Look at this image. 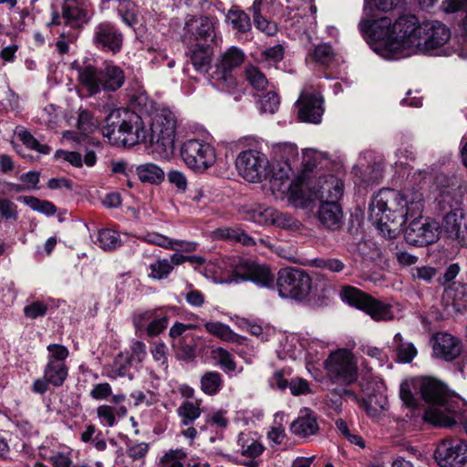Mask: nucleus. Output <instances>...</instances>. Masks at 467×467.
<instances>
[{"mask_svg":"<svg viewBox=\"0 0 467 467\" xmlns=\"http://www.w3.org/2000/svg\"><path fill=\"white\" fill-rule=\"evenodd\" d=\"M424 209L422 192L409 190L400 192L393 189H381L369 204V220L388 238H393L406 221L411 222L404 231L408 244L425 246L438 238V225L421 216Z\"/></svg>","mask_w":467,"mask_h":467,"instance_id":"f257e3e1","label":"nucleus"},{"mask_svg":"<svg viewBox=\"0 0 467 467\" xmlns=\"http://www.w3.org/2000/svg\"><path fill=\"white\" fill-rule=\"evenodd\" d=\"M359 26L361 30L368 26L371 36L380 42L383 56L392 59L416 53L424 32L423 26L413 15L401 16L393 24L387 16L373 21L369 26L367 21H362Z\"/></svg>","mask_w":467,"mask_h":467,"instance_id":"f03ea898","label":"nucleus"},{"mask_svg":"<svg viewBox=\"0 0 467 467\" xmlns=\"http://www.w3.org/2000/svg\"><path fill=\"white\" fill-rule=\"evenodd\" d=\"M422 400L431 404L423 416L438 427H451L460 423L467 434V403L459 396L449 393L447 387L438 379L424 378L420 383Z\"/></svg>","mask_w":467,"mask_h":467,"instance_id":"7ed1b4c3","label":"nucleus"},{"mask_svg":"<svg viewBox=\"0 0 467 467\" xmlns=\"http://www.w3.org/2000/svg\"><path fill=\"white\" fill-rule=\"evenodd\" d=\"M101 132L111 144L118 146L132 147L150 143L149 130L141 117L126 108L110 110Z\"/></svg>","mask_w":467,"mask_h":467,"instance_id":"20e7f679","label":"nucleus"},{"mask_svg":"<svg viewBox=\"0 0 467 467\" xmlns=\"http://www.w3.org/2000/svg\"><path fill=\"white\" fill-rule=\"evenodd\" d=\"M438 204L445 213L441 223V230L447 236L464 245L467 239V218L456 194L449 190H442L438 198Z\"/></svg>","mask_w":467,"mask_h":467,"instance_id":"39448f33","label":"nucleus"},{"mask_svg":"<svg viewBox=\"0 0 467 467\" xmlns=\"http://www.w3.org/2000/svg\"><path fill=\"white\" fill-rule=\"evenodd\" d=\"M177 119L170 109L160 110L153 118L149 130L150 144L155 146L162 157H169L173 153Z\"/></svg>","mask_w":467,"mask_h":467,"instance_id":"423d86ee","label":"nucleus"},{"mask_svg":"<svg viewBox=\"0 0 467 467\" xmlns=\"http://www.w3.org/2000/svg\"><path fill=\"white\" fill-rule=\"evenodd\" d=\"M276 287L283 298L303 299L311 290L312 280L300 268L285 267L278 271Z\"/></svg>","mask_w":467,"mask_h":467,"instance_id":"0eeeda50","label":"nucleus"},{"mask_svg":"<svg viewBox=\"0 0 467 467\" xmlns=\"http://www.w3.org/2000/svg\"><path fill=\"white\" fill-rule=\"evenodd\" d=\"M340 296L348 304L365 311L376 321H387L394 317L390 305L375 299L354 286H344Z\"/></svg>","mask_w":467,"mask_h":467,"instance_id":"6e6552de","label":"nucleus"},{"mask_svg":"<svg viewBox=\"0 0 467 467\" xmlns=\"http://www.w3.org/2000/svg\"><path fill=\"white\" fill-rule=\"evenodd\" d=\"M181 156L185 165L197 173H204L216 161L215 149L202 140L191 139L183 142Z\"/></svg>","mask_w":467,"mask_h":467,"instance_id":"1a4fd4ad","label":"nucleus"},{"mask_svg":"<svg viewBox=\"0 0 467 467\" xmlns=\"http://www.w3.org/2000/svg\"><path fill=\"white\" fill-rule=\"evenodd\" d=\"M329 379L343 385H350L358 379L357 364L352 353L341 348L332 352L325 361Z\"/></svg>","mask_w":467,"mask_h":467,"instance_id":"9d476101","label":"nucleus"},{"mask_svg":"<svg viewBox=\"0 0 467 467\" xmlns=\"http://www.w3.org/2000/svg\"><path fill=\"white\" fill-rule=\"evenodd\" d=\"M236 168L240 175L250 182H261L269 173L268 160L265 155L253 150L239 153L236 159Z\"/></svg>","mask_w":467,"mask_h":467,"instance_id":"9b49d317","label":"nucleus"},{"mask_svg":"<svg viewBox=\"0 0 467 467\" xmlns=\"http://www.w3.org/2000/svg\"><path fill=\"white\" fill-rule=\"evenodd\" d=\"M244 281H252L259 285L268 287L273 285L275 276L267 266L248 259H242L234 266L229 282Z\"/></svg>","mask_w":467,"mask_h":467,"instance_id":"f8f14e48","label":"nucleus"},{"mask_svg":"<svg viewBox=\"0 0 467 467\" xmlns=\"http://www.w3.org/2000/svg\"><path fill=\"white\" fill-rule=\"evenodd\" d=\"M441 467H467V442L463 440H442L434 451Z\"/></svg>","mask_w":467,"mask_h":467,"instance_id":"ddd939ff","label":"nucleus"},{"mask_svg":"<svg viewBox=\"0 0 467 467\" xmlns=\"http://www.w3.org/2000/svg\"><path fill=\"white\" fill-rule=\"evenodd\" d=\"M215 37L214 22L209 16H192L185 22L182 40L186 45L209 44Z\"/></svg>","mask_w":467,"mask_h":467,"instance_id":"4468645a","label":"nucleus"},{"mask_svg":"<svg viewBox=\"0 0 467 467\" xmlns=\"http://www.w3.org/2000/svg\"><path fill=\"white\" fill-rule=\"evenodd\" d=\"M244 60V54L237 47H232L227 49L221 57L213 72V78L217 84L227 88L236 86V79L232 71L241 66Z\"/></svg>","mask_w":467,"mask_h":467,"instance_id":"2eb2a0df","label":"nucleus"},{"mask_svg":"<svg viewBox=\"0 0 467 467\" xmlns=\"http://www.w3.org/2000/svg\"><path fill=\"white\" fill-rule=\"evenodd\" d=\"M242 213L245 220L261 225L273 224L282 228L290 225L291 217L272 207H266L259 203L244 205Z\"/></svg>","mask_w":467,"mask_h":467,"instance_id":"dca6fc26","label":"nucleus"},{"mask_svg":"<svg viewBox=\"0 0 467 467\" xmlns=\"http://www.w3.org/2000/svg\"><path fill=\"white\" fill-rule=\"evenodd\" d=\"M323 103L318 92L305 88L296 102L298 119L304 122L319 123L324 113Z\"/></svg>","mask_w":467,"mask_h":467,"instance_id":"f3484780","label":"nucleus"},{"mask_svg":"<svg viewBox=\"0 0 467 467\" xmlns=\"http://www.w3.org/2000/svg\"><path fill=\"white\" fill-rule=\"evenodd\" d=\"M423 29L420 47H417L416 53H431L446 44L451 37L450 29L439 21L424 24Z\"/></svg>","mask_w":467,"mask_h":467,"instance_id":"a211bd4d","label":"nucleus"},{"mask_svg":"<svg viewBox=\"0 0 467 467\" xmlns=\"http://www.w3.org/2000/svg\"><path fill=\"white\" fill-rule=\"evenodd\" d=\"M93 42L98 48L116 54L122 47L123 36L111 23L102 22L94 29Z\"/></svg>","mask_w":467,"mask_h":467,"instance_id":"6ab92c4d","label":"nucleus"},{"mask_svg":"<svg viewBox=\"0 0 467 467\" xmlns=\"http://www.w3.org/2000/svg\"><path fill=\"white\" fill-rule=\"evenodd\" d=\"M432 350L436 358L452 361L461 355L462 345L459 338L449 333L441 332L432 337Z\"/></svg>","mask_w":467,"mask_h":467,"instance_id":"aec40b11","label":"nucleus"},{"mask_svg":"<svg viewBox=\"0 0 467 467\" xmlns=\"http://www.w3.org/2000/svg\"><path fill=\"white\" fill-rule=\"evenodd\" d=\"M343 192L344 184L342 181L333 175L320 177L317 185L313 187V196L320 200L321 202H338L343 196Z\"/></svg>","mask_w":467,"mask_h":467,"instance_id":"412c9836","label":"nucleus"},{"mask_svg":"<svg viewBox=\"0 0 467 467\" xmlns=\"http://www.w3.org/2000/svg\"><path fill=\"white\" fill-rule=\"evenodd\" d=\"M79 85L92 96L102 89L101 69L94 65L87 64L77 67Z\"/></svg>","mask_w":467,"mask_h":467,"instance_id":"4be33fe9","label":"nucleus"},{"mask_svg":"<svg viewBox=\"0 0 467 467\" xmlns=\"http://www.w3.org/2000/svg\"><path fill=\"white\" fill-rule=\"evenodd\" d=\"M294 175L290 165L285 161L279 164L278 170H275L271 183L272 188L287 192L294 200L301 198V194L294 189L292 176Z\"/></svg>","mask_w":467,"mask_h":467,"instance_id":"5701e85b","label":"nucleus"},{"mask_svg":"<svg viewBox=\"0 0 467 467\" xmlns=\"http://www.w3.org/2000/svg\"><path fill=\"white\" fill-rule=\"evenodd\" d=\"M342 209L338 202H321L317 218L322 225L330 230H337L342 224Z\"/></svg>","mask_w":467,"mask_h":467,"instance_id":"b1692460","label":"nucleus"},{"mask_svg":"<svg viewBox=\"0 0 467 467\" xmlns=\"http://www.w3.org/2000/svg\"><path fill=\"white\" fill-rule=\"evenodd\" d=\"M318 429L316 414L307 408L301 410L297 419L290 425L292 433L298 436L316 435Z\"/></svg>","mask_w":467,"mask_h":467,"instance_id":"393cba45","label":"nucleus"},{"mask_svg":"<svg viewBox=\"0 0 467 467\" xmlns=\"http://www.w3.org/2000/svg\"><path fill=\"white\" fill-rule=\"evenodd\" d=\"M102 90L116 91L125 81V74L121 67L114 64H106L101 68Z\"/></svg>","mask_w":467,"mask_h":467,"instance_id":"a878e982","label":"nucleus"},{"mask_svg":"<svg viewBox=\"0 0 467 467\" xmlns=\"http://www.w3.org/2000/svg\"><path fill=\"white\" fill-rule=\"evenodd\" d=\"M191 49V61L198 71L208 70L211 62L212 50L209 44L198 43L197 45H187Z\"/></svg>","mask_w":467,"mask_h":467,"instance_id":"bb28decb","label":"nucleus"},{"mask_svg":"<svg viewBox=\"0 0 467 467\" xmlns=\"http://www.w3.org/2000/svg\"><path fill=\"white\" fill-rule=\"evenodd\" d=\"M136 172L142 182L159 184L164 181V171L158 165L147 162L137 166Z\"/></svg>","mask_w":467,"mask_h":467,"instance_id":"cd10ccee","label":"nucleus"},{"mask_svg":"<svg viewBox=\"0 0 467 467\" xmlns=\"http://www.w3.org/2000/svg\"><path fill=\"white\" fill-rule=\"evenodd\" d=\"M201 403L202 400H195L194 401L184 400L178 407L176 411L184 426L191 425L201 416Z\"/></svg>","mask_w":467,"mask_h":467,"instance_id":"c85d7f7f","label":"nucleus"},{"mask_svg":"<svg viewBox=\"0 0 467 467\" xmlns=\"http://www.w3.org/2000/svg\"><path fill=\"white\" fill-rule=\"evenodd\" d=\"M62 18L70 26H78L88 21L86 13L74 1H66L63 4Z\"/></svg>","mask_w":467,"mask_h":467,"instance_id":"c756f323","label":"nucleus"},{"mask_svg":"<svg viewBox=\"0 0 467 467\" xmlns=\"http://www.w3.org/2000/svg\"><path fill=\"white\" fill-rule=\"evenodd\" d=\"M44 377L54 387H60L64 384L68 375V368L67 365L47 364L44 371Z\"/></svg>","mask_w":467,"mask_h":467,"instance_id":"7c9ffc66","label":"nucleus"},{"mask_svg":"<svg viewBox=\"0 0 467 467\" xmlns=\"http://www.w3.org/2000/svg\"><path fill=\"white\" fill-rule=\"evenodd\" d=\"M200 383L202 392L213 396L222 389V375L217 371H208L202 376Z\"/></svg>","mask_w":467,"mask_h":467,"instance_id":"2f4dec72","label":"nucleus"},{"mask_svg":"<svg viewBox=\"0 0 467 467\" xmlns=\"http://www.w3.org/2000/svg\"><path fill=\"white\" fill-rule=\"evenodd\" d=\"M40 455L52 462L54 467H74L69 457L70 451H49L46 446L39 447Z\"/></svg>","mask_w":467,"mask_h":467,"instance_id":"473e14b6","label":"nucleus"},{"mask_svg":"<svg viewBox=\"0 0 467 467\" xmlns=\"http://www.w3.org/2000/svg\"><path fill=\"white\" fill-rule=\"evenodd\" d=\"M205 329L213 336L226 341L235 342L237 341V334H235L229 326L221 322H207L205 324Z\"/></svg>","mask_w":467,"mask_h":467,"instance_id":"72a5a7b5","label":"nucleus"},{"mask_svg":"<svg viewBox=\"0 0 467 467\" xmlns=\"http://www.w3.org/2000/svg\"><path fill=\"white\" fill-rule=\"evenodd\" d=\"M387 397L382 394L371 395L364 400V408L371 417H378L388 409Z\"/></svg>","mask_w":467,"mask_h":467,"instance_id":"f704fd0d","label":"nucleus"},{"mask_svg":"<svg viewBox=\"0 0 467 467\" xmlns=\"http://www.w3.org/2000/svg\"><path fill=\"white\" fill-rule=\"evenodd\" d=\"M118 10L122 21L129 26H133L138 23V8L130 0H118Z\"/></svg>","mask_w":467,"mask_h":467,"instance_id":"c9c22d12","label":"nucleus"},{"mask_svg":"<svg viewBox=\"0 0 467 467\" xmlns=\"http://www.w3.org/2000/svg\"><path fill=\"white\" fill-rule=\"evenodd\" d=\"M246 80L256 90H265L268 86V80L265 74L254 66H247L244 70Z\"/></svg>","mask_w":467,"mask_h":467,"instance_id":"e433bc0d","label":"nucleus"},{"mask_svg":"<svg viewBox=\"0 0 467 467\" xmlns=\"http://www.w3.org/2000/svg\"><path fill=\"white\" fill-rule=\"evenodd\" d=\"M97 243L103 250H114L120 245L119 234L111 229H103L99 232Z\"/></svg>","mask_w":467,"mask_h":467,"instance_id":"4c0bfd02","label":"nucleus"},{"mask_svg":"<svg viewBox=\"0 0 467 467\" xmlns=\"http://www.w3.org/2000/svg\"><path fill=\"white\" fill-rule=\"evenodd\" d=\"M309 56L316 63L327 65L334 60L335 52L329 44L322 43L315 47Z\"/></svg>","mask_w":467,"mask_h":467,"instance_id":"58836bf2","label":"nucleus"},{"mask_svg":"<svg viewBox=\"0 0 467 467\" xmlns=\"http://www.w3.org/2000/svg\"><path fill=\"white\" fill-rule=\"evenodd\" d=\"M170 321V317L163 313L162 309H159L158 314H156V317H153L150 320V323L146 327V333L149 337H156L163 332L168 327Z\"/></svg>","mask_w":467,"mask_h":467,"instance_id":"ea45409f","label":"nucleus"},{"mask_svg":"<svg viewBox=\"0 0 467 467\" xmlns=\"http://www.w3.org/2000/svg\"><path fill=\"white\" fill-rule=\"evenodd\" d=\"M131 365V358L122 353L119 354L113 360L110 370L109 372V378H119L127 375Z\"/></svg>","mask_w":467,"mask_h":467,"instance_id":"a19ab883","label":"nucleus"},{"mask_svg":"<svg viewBox=\"0 0 467 467\" xmlns=\"http://www.w3.org/2000/svg\"><path fill=\"white\" fill-rule=\"evenodd\" d=\"M212 358L220 365L225 371H234L236 369V363L234 356L223 348H215L211 352Z\"/></svg>","mask_w":467,"mask_h":467,"instance_id":"79ce46f5","label":"nucleus"},{"mask_svg":"<svg viewBox=\"0 0 467 467\" xmlns=\"http://www.w3.org/2000/svg\"><path fill=\"white\" fill-rule=\"evenodd\" d=\"M227 18L233 27L239 32L245 33L251 28V21L249 16L242 10H230Z\"/></svg>","mask_w":467,"mask_h":467,"instance_id":"37998d69","label":"nucleus"},{"mask_svg":"<svg viewBox=\"0 0 467 467\" xmlns=\"http://www.w3.org/2000/svg\"><path fill=\"white\" fill-rule=\"evenodd\" d=\"M23 202L32 210L47 215H53L57 213L56 206L47 200H40L34 196H25Z\"/></svg>","mask_w":467,"mask_h":467,"instance_id":"c03bdc74","label":"nucleus"},{"mask_svg":"<svg viewBox=\"0 0 467 467\" xmlns=\"http://www.w3.org/2000/svg\"><path fill=\"white\" fill-rule=\"evenodd\" d=\"M150 277L161 280L166 278L173 270V265L166 258L159 259L150 265Z\"/></svg>","mask_w":467,"mask_h":467,"instance_id":"a18cd8bd","label":"nucleus"},{"mask_svg":"<svg viewBox=\"0 0 467 467\" xmlns=\"http://www.w3.org/2000/svg\"><path fill=\"white\" fill-rule=\"evenodd\" d=\"M18 138L28 149L36 150L42 154H48L51 150L47 144H41L29 131L21 130L18 132Z\"/></svg>","mask_w":467,"mask_h":467,"instance_id":"49530a36","label":"nucleus"},{"mask_svg":"<svg viewBox=\"0 0 467 467\" xmlns=\"http://www.w3.org/2000/svg\"><path fill=\"white\" fill-rule=\"evenodd\" d=\"M47 364L66 365V359L68 357V350L65 346L50 344L47 346Z\"/></svg>","mask_w":467,"mask_h":467,"instance_id":"de8ad7c7","label":"nucleus"},{"mask_svg":"<svg viewBox=\"0 0 467 467\" xmlns=\"http://www.w3.org/2000/svg\"><path fill=\"white\" fill-rule=\"evenodd\" d=\"M186 452L182 449L170 450L161 460V467H183L181 460L186 457Z\"/></svg>","mask_w":467,"mask_h":467,"instance_id":"09e8293b","label":"nucleus"},{"mask_svg":"<svg viewBox=\"0 0 467 467\" xmlns=\"http://www.w3.org/2000/svg\"><path fill=\"white\" fill-rule=\"evenodd\" d=\"M150 445L138 440H129L127 443V454L133 460H140L145 457Z\"/></svg>","mask_w":467,"mask_h":467,"instance_id":"8fccbe9b","label":"nucleus"},{"mask_svg":"<svg viewBox=\"0 0 467 467\" xmlns=\"http://www.w3.org/2000/svg\"><path fill=\"white\" fill-rule=\"evenodd\" d=\"M312 265L332 273H340L345 269V264L337 258H317L313 260Z\"/></svg>","mask_w":467,"mask_h":467,"instance_id":"3c124183","label":"nucleus"},{"mask_svg":"<svg viewBox=\"0 0 467 467\" xmlns=\"http://www.w3.org/2000/svg\"><path fill=\"white\" fill-rule=\"evenodd\" d=\"M160 308L149 309L134 313L132 322L137 330L146 329L148 324L153 317H156Z\"/></svg>","mask_w":467,"mask_h":467,"instance_id":"603ef678","label":"nucleus"},{"mask_svg":"<svg viewBox=\"0 0 467 467\" xmlns=\"http://www.w3.org/2000/svg\"><path fill=\"white\" fill-rule=\"evenodd\" d=\"M139 238L145 243L155 244L164 249L171 250V248H173L172 244L174 243H171L172 239L158 233H147Z\"/></svg>","mask_w":467,"mask_h":467,"instance_id":"864d4df0","label":"nucleus"},{"mask_svg":"<svg viewBox=\"0 0 467 467\" xmlns=\"http://www.w3.org/2000/svg\"><path fill=\"white\" fill-rule=\"evenodd\" d=\"M279 103V98L274 91L266 93L259 100L261 111L270 114H273L277 110Z\"/></svg>","mask_w":467,"mask_h":467,"instance_id":"5fc2aeb1","label":"nucleus"},{"mask_svg":"<svg viewBox=\"0 0 467 467\" xmlns=\"http://www.w3.org/2000/svg\"><path fill=\"white\" fill-rule=\"evenodd\" d=\"M265 447L257 440H245L241 444L240 452L243 456L255 458L263 453Z\"/></svg>","mask_w":467,"mask_h":467,"instance_id":"6e6d98bb","label":"nucleus"},{"mask_svg":"<svg viewBox=\"0 0 467 467\" xmlns=\"http://www.w3.org/2000/svg\"><path fill=\"white\" fill-rule=\"evenodd\" d=\"M442 6L446 13H454L460 9L464 10L466 15L463 18L462 26L467 36V0H444Z\"/></svg>","mask_w":467,"mask_h":467,"instance_id":"4d7b16f0","label":"nucleus"},{"mask_svg":"<svg viewBox=\"0 0 467 467\" xmlns=\"http://www.w3.org/2000/svg\"><path fill=\"white\" fill-rule=\"evenodd\" d=\"M400 398L403 404L410 410L419 407V400L411 392L408 382H402L400 387Z\"/></svg>","mask_w":467,"mask_h":467,"instance_id":"13d9d810","label":"nucleus"},{"mask_svg":"<svg viewBox=\"0 0 467 467\" xmlns=\"http://www.w3.org/2000/svg\"><path fill=\"white\" fill-rule=\"evenodd\" d=\"M78 128L83 133H89L96 128L93 115L87 109L80 110L78 119Z\"/></svg>","mask_w":467,"mask_h":467,"instance_id":"bf43d9fd","label":"nucleus"},{"mask_svg":"<svg viewBox=\"0 0 467 467\" xmlns=\"http://www.w3.org/2000/svg\"><path fill=\"white\" fill-rule=\"evenodd\" d=\"M47 306L41 301H35L24 307V315L30 319L44 317L47 312Z\"/></svg>","mask_w":467,"mask_h":467,"instance_id":"052dcab7","label":"nucleus"},{"mask_svg":"<svg viewBox=\"0 0 467 467\" xmlns=\"http://www.w3.org/2000/svg\"><path fill=\"white\" fill-rule=\"evenodd\" d=\"M411 275L414 280L431 282L436 275V269L431 266H420L411 269Z\"/></svg>","mask_w":467,"mask_h":467,"instance_id":"680f3d73","label":"nucleus"},{"mask_svg":"<svg viewBox=\"0 0 467 467\" xmlns=\"http://www.w3.org/2000/svg\"><path fill=\"white\" fill-rule=\"evenodd\" d=\"M290 392L294 396L305 395L311 392L307 380L302 378L292 379L289 382Z\"/></svg>","mask_w":467,"mask_h":467,"instance_id":"e2e57ef3","label":"nucleus"},{"mask_svg":"<svg viewBox=\"0 0 467 467\" xmlns=\"http://www.w3.org/2000/svg\"><path fill=\"white\" fill-rule=\"evenodd\" d=\"M253 20L255 27L267 36H275L278 31L277 25L265 19L263 16Z\"/></svg>","mask_w":467,"mask_h":467,"instance_id":"0e129e2a","label":"nucleus"},{"mask_svg":"<svg viewBox=\"0 0 467 467\" xmlns=\"http://www.w3.org/2000/svg\"><path fill=\"white\" fill-rule=\"evenodd\" d=\"M240 228L223 227L213 232V238L216 240L236 241Z\"/></svg>","mask_w":467,"mask_h":467,"instance_id":"69168bd1","label":"nucleus"},{"mask_svg":"<svg viewBox=\"0 0 467 467\" xmlns=\"http://www.w3.org/2000/svg\"><path fill=\"white\" fill-rule=\"evenodd\" d=\"M399 359L402 362H410L417 355V349L411 343H405L398 346Z\"/></svg>","mask_w":467,"mask_h":467,"instance_id":"338daca9","label":"nucleus"},{"mask_svg":"<svg viewBox=\"0 0 467 467\" xmlns=\"http://www.w3.org/2000/svg\"><path fill=\"white\" fill-rule=\"evenodd\" d=\"M263 57L273 63L280 62L284 58V47L281 45H275L266 48L262 53Z\"/></svg>","mask_w":467,"mask_h":467,"instance_id":"774afa93","label":"nucleus"}]
</instances>
